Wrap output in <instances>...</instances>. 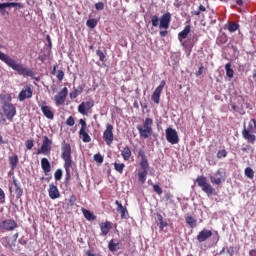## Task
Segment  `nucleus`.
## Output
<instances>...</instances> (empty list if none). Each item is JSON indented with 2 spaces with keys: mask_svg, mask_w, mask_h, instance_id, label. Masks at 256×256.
Listing matches in <instances>:
<instances>
[{
  "mask_svg": "<svg viewBox=\"0 0 256 256\" xmlns=\"http://www.w3.org/2000/svg\"><path fill=\"white\" fill-rule=\"evenodd\" d=\"M41 167L42 170L44 171L45 175L51 173V163L47 158H42L41 159Z\"/></svg>",
  "mask_w": 256,
  "mask_h": 256,
  "instance_id": "b1692460",
  "label": "nucleus"
},
{
  "mask_svg": "<svg viewBox=\"0 0 256 256\" xmlns=\"http://www.w3.org/2000/svg\"><path fill=\"white\" fill-rule=\"evenodd\" d=\"M94 105H95V102H93V100L82 102L78 106V113H80L81 115H89V111L93 109Z\"/></svg>",
  "mask_w": 256,
  "mask_h": 256,
  "instance_id": "2eb2a0df",
  "label": "nucleus"
},
{
  "mask_svg": "<svg viewBox=\"0 0 256 256\" xmlns=\"http://www.w3.org/2000/svg\"><path fill=\"white\" fill-rule=\"evenodd\" d=\"M61 151V158L64 161V169L66 171V181H69L71 179V167H73V159L71 157V144L63 142Z\"/></svg>",
  "mask_w": 256,
  "mask_h": 256,
  "instance_id": "f03ea898",
  "label": "nucleus"
},
{
  "mask_svg": "<svg viewBox=\"0 0 256 256\" xmlns=\"http://www.w3.org/2000/svg\"><path fill=\"white\" fill-rule=\"evenodd\" d=\"M95 9H96L97 11H103V9H105V3H103V2H97V3L95 4Z\"/></svg>",
  "mask_w": 256,
  "mask_h": 256,
  "instance_id": "09e8293b",
  "label": "nucleus"
},
{
  "mask_svg": "<svg viewBox=\"0 0 256 256\" xmlns=\"http://www.w3.org/2000/svg\"><path fill=\"white\" fill-rule=\"evenodd\" d=\"M115 205H117L116 211L120 213L121 219H127L129 216V211L127 210V207L123 206L119 200L115 201Z\"/></svg>",
  "mask_w": 256,
  "mask_h": 256,
  "instance_id": "aec40b11",
  "label": "nucleus"
},
{
  "mask_svg": "<svg viewBox=\"0 0 256 256\" xmlns=\"http://www.w3.org/2000/svg\"><path fill=\"white\" fill-rule=\"evenodd\" d=\"M157 221H158V227L160 231H163V229H165V227L169 225V223H167V221L163 219V215L161 214H157Z\"/></svg>",
  "mask_w": 256,
  "mask_h": 256,
  "instance_id": "bb28decb",
  "label": "nucleus"
},
{
  "mask_svg": "<svg viewBox=\"0 0 256 256\" xmlns=\"http://www.w3.org/2000/svg\"><path fill=\"white\" fill-rule=\"evenodd\" d=\"M165 85H167V82H165V80H162L159 86L155 89V91L152 94V101H154L156 105H159V103H161V93H163Z\"/></svg>",
  "mask_w": 256,
  "mask_h": 256,
  "instance_id": "f8f14e48",
  "label": "nucleus"
},
{
  "mask_svg": "<svg viewBox=\"0 0 256 256\" xmlns=\"http://www.w3.org/2000/svg\"><path fill=\"white\" fill-rule=\"evenodd\" d=\"M209 179L213 185H221L227 179V172L220 168L213 175H210Z\"/></svg>",
  "mask_w": 256,
  "mask_h": 256,
  "instance_id": "6e6552de",
  "label": "nucleus"
},
{
  "mask_svg": "<svg viewBox=\"0 0 256 256\" xmlns=\"http://www.w3.org/2000/svg\"><path fill=\"white\" fill-rule=\"evenodd\" d=\"M12 239L14 241H17V239H19V232H16L13 236H12Z\"/></svg>",
  "mask_w": 256,
  "mask_h": 256,
  "instance_id": "69168bd1",
  "label": "nucleus"
},
{
  "mask_svg": "<svg viewBox=\"0 0 256 256\" xmlns=\"http://www.w3.org/2000/svg\"><path fill=\"white\" fill-rule=\"evenodd\" d=\"M172 195H171V193H166L165 194V199H166V201H171V199H172Z\"/></svg>",
  "mask_w": 256,
  "mask_h": 256,
  "instance_id": "e2e57ef3",
  "label": "nucleus"
},
{
  "mask_svg": "<svg viewBox=\"0 0 256 256\" xmlns=\"http://www.w3.org/2000/svg\"><path fill=\"white\" fill-rule=\"evenodd\" d=\"M12 181L15 189L21 188V183H19V180L15 176L12 177Z\"/></svg>",
  "mask_w": 256,
  "mask_h": 256,
  "instance_id": "603ef678",
  "label": "nucleus"
},
{
  "mask_svg": "<svg viewBox=\"0 0 256 256\" xmlns=\"http://www.w3.org/2000/svg\"><path fill=\"white\" fill-rule=\"evenodd\" d=\"M97 23H98L97 19L91 18V19L87 20L86 25L90 29H95V27H97Z\"/></svg>",
  "mask_w": 256,
  "mask_h": 256,
  "instance_id": "4c0bfd02",
  "label": "nucleus"
},
{
  "mask_svg": "<svg viewBox=\"0 0 256 256\" xmlns=\"http://www.w3.org/2000/svg\"><path fill=\"white\" fill-rule=\"evenodd\" d=\"M2 113L10 123H13V119L15 115H17V108L13 105V103H4L2 105Z\"/></svg>",
  "mask_w": 256,
  "mask_h": 256,
  "instance_id": "0eeeda50",
  "label": "nucleus"
},
{
  "mask_svg": "<svg viewBox=\"0 0 256 256\" xmlns=\"http://www.w3.org/2000/svg\"><path fill=\"white\" fill-rule=\"evenodd\" d=\"M205 69V67L201 66L199 68V70L196 72V77H199L201 75H203V70Z\"/></svg>",
  "mask_w": 256,
  "mask_h": 256,
  "instance_id": "bf43d9fd",
  "label": "nucleus"
},
{
  "mask_svg": "<svg viewBox=\"0 0 256 256\" xmlns=\"http://www.w3.org/2000/svg\"><path fill=\"white\" fill-rule=\"evenodd\" d=\"M17 227H19V224H17V221H15L13 218H9L0 222V231L2 233L15 231Z\"/></svg>",
  "mask_w": 256,
  "mask_h": 256,
  "instance_id": "1a4fd4ad",
  "label": "nucleus"
},
{
  "mask_svg": "<svg viewBox=\"0 0 256 256\" xmlns=\"http://www.w3.org/2000/svg\"><path fill=\"white\" fill-rule=\"evenodd\" d=\"M19 164V156L17 154L9 157V165L11 169H16Z\"/></svg>",
  "mask_w": 256,
  "mask_h": 256,
  "instance_id": "c85d7f7f",
  "label": "nucleus"
},
{
  "mask_svg": "<svg viewBox=\"0 0 256 256\" xmlns=\"http://www.w3.org/2000/svg\"><path fill=\"white\" fill-rule=\"evenodd\" d=\"M35 146L33 140H27L26 141V149L31 150Z\"/></svg>",
  "mask_w": 256,
  "mask_h": 256,
  "instance_id": "5fc2aeb1",
  "label": "nucleus"
},
{
  "mask_svg": "<svg viewBox=\"0 0 256 256\" xmlns=\"http://www.w3.org/2000/svg\"><path fill=\"white\" fill-rule=\"evenodd\" d=\"M152 27H159V29H169L171 25V14L169 12L164 13L161 18L159 16H151Z\"/></svg>",
  "mask_w": 256,
  "mask_h": 256,
  "instance_id": "20e7f679",
  "label": "nucleus"
},
{
  "mask_svg": "<svg viewBox=\"0 0 256 256\" xmlns=\"http://www.w3.org/2000/svg\"><path fill=\"white\" fill-rule=\"evenodd\" d=\"M75 201H77V198L75 197V195H71L69 200H68V205L70 207H73V205H75Z\"/></svg>",
  "mask_w": 256,
  "mask_h": 256,
  "instance_id": "8fccbe9b",
  "label": "nucleus"
},
{
  "mask_svg": "<svg viewBox=\"0 0 256 256\" xmlns=\"http://www.w3.org/2000/svg\"><path fill=\"white\" fill-rule=\"evenodd\" d=\"M111 229H113V223L106 221L100 224V230L102 235L107 236L109 235V231H111Z\"/></svg>",
  "mask_w": 256,
  "mask_h": 256,
  "instance_id": "4be33fe9",
  "label": "nucleus"
},
{
  "mask_svg": "<svg viewBox=\"0 0 256 256\" xmlns=\"http://www.w3.org/2000/svg\"><path fill=\"white\" fill-rule=\"evenodd\" d=\"M79 124L81 125L80 131H87V122L84 119H80Z\"/></svg>",
  "mask_w": 256,
  "mask_h": 256,
  "instance_id": "49530a36",
  "label": "nucleus"
},
{
  "mask_svg": "<svg viewBox=\"0 0 256 256\" xmlns=\"http://www.w3.org/2000/svg\"><path fill=\"white\" fill-rule=\"evenodd\" d=\"M228 153L227 150L223 149V150H219L217 152V159H223L225 157H227Z\"/></svg>",
  "mask_w": 256,
  "mask_h": 256,
  "instance_id": "a19ab883",
  "label": "nucleus"
},
{
  "mask_svg": "<svg viewBox=\"0 0 256 256\" xmlns=\"http://www.w3.org/2000/svg\"><path fill=\"white\" fill-rule=\"evenodd\" d=\"M108 249L112 253H115V251H119V242L115 243V240H110L108 243Z\"/></svg>",
  "mask_w": 256,
  "mask_h": 256,
  "instance_id": "2f4dec72",
  "label": "nucleus"
},
{
  "mask_svg": "<svg viewBox=\"0 0 256 256\" xmlns=\"http://www.w3.org/2000/svg\"><path fill=\"white\" fill-rule=\"evenodd\" d=\"M96 55H97V57H99L100 61H102V62L105 61V54L103 53V51L97 50Z\"/></svg>",
  "mask_w": 256,
  "mask_h": 256,
  "instance_id": "3c124183",
  "label": "nucleus"
},
{
  "mask_svg": "<svg viewBox=\"0 0 256 256\" xmlns=\"http://www.w3.org/2000/svg\"><path fill=\"white\" fill-rule=\"evenodd\" d=\"M0 61L5 63L8 67L17 71L18 75H23L24 77H33V70L23 67V64L17 63L13 58H10L9 55L0 51Z\"/></svg>",
  "mask_w": 256,
  "mask_h": 256,
  "instance_id": "f257e3e1",
  "label": "nucleus"
},
{
  "mask_svg": "<svg viewBox=\"0 0 256 256\" xmlns=\"http://www.w3.org/2000/svg\"><path fill=\"white\" fill-rule=\"evenodd\" d=\"M166 140L168 143H171V145H177V143H179V135L177 134V130L173 128H167Z\"/></svg>",
  "mask_w": 256,
  "mask_h": 256,
  "instance_id": "ddd939ff",
  "label": "nucleus"
},
{
  "mask_svg": "<svg viewBox=\"0 0 256 256\" xmlns=\"http://www.w3.org/2000/svg\"><path fill=\"white\" fill-rule=\"evenodd\" d=\"M114 169L115 171H117V173L123 174V171L125 169V163L114 162Z\"/></svg>",
  "mask_w": 256,
  "mask_h": 256,
  "instance_id": "c9c22d12",
  "label": "nucleus"
},
{
  "mask_svg": "<svg viewBox=\"0 0 256 256\" xmlns=\"http://www.w3.org/2000/svg\"><path fill=\"white\" fill-rule=\"evenodd\" d=\"M225 71H226L227 77H229V79H233V75L235 71H233V69L231 68V63H227L225 65Z\"/></svg>",
  "mask_w": 256,
  "mask_h": 256,
  "instance_id": "72a5a7b5",
  "label": "nucleus"
},
{
  "mask_svg": "<svg viewBox=\"0 0 256 256\" xmlns=\"http://www.w3.org/2000/svg\"><path fill=\"white\" fill-rule=\"evenodd\" d=\"M82 213L87 221H95V219H97V216L85 208H82Z\"/></svg>",
  "mask_w": 256,
  "mask_h": 256,
  "instance_id": "cd10ccee",
  "label": "nucleus"
},
{
  "mask_svg": "<svg viewBox=\"0 0 256 256\" xmlns=\"http://www.w3.org/2000/svg\"><path fill=\"white\" fill-rule=\"evenodd\" d=\"M7 7H19V9H23V4L19 2H4L0 3V13L1 15H6L7 14Z\"/></svg>",
  "mask_w": 256,
  "mask_h": 256,
  "instance_id": "f3484780",
  "label": "nucleus"
},
{
  "mask_svg": "<svg viewBox=\"0 0 256 256\" xmlns=\"http://www.w3.org/2000/svg\"><path fill=\"white\" fill-rule=\"evenodd\" d=\"M56 77L58 81H63V79H65V72H63V70H57Z\"/></svg>",
  "mask_w": 256,
  "mask_h": 256,
  "instance_id": "c03bdc74",
  "label": "nucleus"
},
{
  "mask_svg": "<svg viewBox=\"0 0 256 256\" xmlns=\"http://www.w3.org/2000/svg\"><path fill=\"white\" fill-rule=\"evenodd\" d=\"M168 33L169 32L167 30H162L159 32V35H160V37H167Z\"/></svg>",
  "mask_w": 256,
  "mask_h": 256,
  "instance_id": "052dcab7",
  "label": "nucleus"
},
{
  "mask_svg": "<svg viewBox=\"0 0 256 256\" xmlns=\"http://www.w3.org/2000/svg\"><path fill=\"white\" fill-rule=\"evenodd\" d=\"M198 10H199L200 13H201V12L207 11V8H205V6H203V5H200L199 8H198Z\"/></svg>",
  "mask_w": 256,
  "mask_h": 256,
  "instance_id": "0e129e2a",
  "label": "nucleus"
},
{
  "mask_svg": "<svg viewBox=\"0 0 256 256\" xmlns=\"http://www.w3.org/2000/svg\"><path fill=\"white\" fill-rule=\"evenodd\" d=\"M211 237H213V232L211 230L204 229L197 235V241L199 243H204V241L211 239Z\"/></svg>",
  "mask_w": 256,
  "mask_h": 256,
  "instance_id": "a211bd4d",
  "label": "nucleus"
},
{
  "mask_svg": "<svg viewBox=\"0 0 256 256\" xmlns=\"http://www.w3.org/2000/svg\"><path fill=\"white\" fill-rule=\"evenodd\" d=\"M249 255L250 256H256V250L255 249L250 250Z\"/></svg>",
  "mask_w": 256,
  "mask_h": 256,
  "instance_id": "338daca9",
  "label": "nucleus"
},
{
  "mask_svg": "<svg viewBox=\"0 0 256 256\" xmlns=\"http://www.w3.org/2000/svg\"><path fill=\"white\" fill-rule=\"evenodd\" d=\"M195 183L198 185V187L201 188V190L206 193V195H217V192L215 191V188L207 181V177L205 176H198L195 180Z\"/></svg>",
  "mask_w": 256,
  "mask_h": 256,
  "instance_id": "423d86ee",
  "label": "nucleus"
},
{
  "mask_svg": "<svg viewBox=\"0 0 256 256\" xmlns=\"http://www.w3.org/2000/svg\"><path fill=\"white\" fill-rule=\"evenodd\" d=\"M0 101L4 103H11L13 101V97H11V94H2L0 95Z\"/></svg>",
  "mask_w": 256,
  "mask_h": 256,
  "instance_id": "f704fd0d",
  "label": "nucleus"
},
{
  "mask_svg": "<svg viewBox=\"0 0 256 256\" xmlns=\"http://www.w3.org/2000/svg\"><path fill=\"white\" fill-rule=\"evenodd\" d=\"M245 175L246 177H248L249 179H253L255 177V172L253 171V169L251 167H247L245 169Z\"/></svg>",
  "mask_w": 256,
  "mask_h": 256,
  "instance_id": "58836bf2",
  "label": "nucleus"
},
{
  "mask_svg": "<svg viewBox=\"0 0 256 256\" xmlns=\"http://www.w3.org/2000/svg\"><path fill=\"white\" fill-rule=\"evenodd\" d=\"M227 253H228L230 256L235 255V248H233L232 246H230V247L227 249Z\"/></svg>",
  "mask_w": 256,
  "mask_h": 256,
  "instance_id": "4d7b16f0",
  "label": "nucleus"
},
{
  "mask_svg": "<svg viewBox=\"0 0 256 256\" xmlns=\"http://www.w3.org/2000/svg\"><path fill=\"white\" fill-rule=\"evenodd\" d=\"M67 95H69V89L67 87H64L58 95L54 97V101L57 107L64 105L65 99H67Z\"/></svg>",
  "mask_w": 256,
  "mask_h": 256,
  "instance_id": "4468645a",
  "label": "nucleus"
},
{
  "mask_svg": "<svg viewBox=\"0 0 256 256\" xmlns=\"http://www.w3.org/2000/svg\"><path fill=\"white\" fill-rule=\"evenodd\" d=\"M217 43L218 45H225V43H227V36H220L217 39Z\"/></svg>",
  "mask_w": 256,
  "mask_h": 256,
  "instance_id": "de8ad7c7",
  "label": "nucleus"
},
{
  "mask_svg": "<svg viewBox=\"0 0 256 256\" xmlns=\"http://www.w3.org/2000/svg\"><path fill=\"white\" fill-rule=\"evenodd\" d=\"M79 135L82 137L83 143H91V136H89L87 130H79Z\"/></svg>",
  "mask_w": 256,
  "mask_h": 256,
  "instance_id": "7c9ffc66",
  "label": "nucleus"
},
{
  "mask_svg": "<svg viewBox=\"0 0 256 256\" xmlns=\"http://www.w3.org/2000/svg\"><path fill=\"white\" fill-rule=\"evenodd\" d=\"M154 192L157 193V195H163V189L158 184L152 185Z\"/></svg>",
  "mask_w": 256,
  "mask_h": 256,
  "instance_id": "79ce46f5",
  "label": "nucleus"
},
{
  "mask_svg": "<svg viewBox=\"0 0 256 256\" xmlns=\"http://www.w3.org/2000/svg\"><path fill=\"white\" fill-rule=\"evenodd\" d=\"M189 33H191V25H186L184 29L178 33V40L184 49H193V47H195V42L191 38L187 39Z\"/></svg>",
  "mask_w": 256,
  "mask_h": 256,
  "instance_id": "39448f33",
  "label": "nucleus"
},
{
  "mask_svg": "<svg viewBox=\"0 0 256 256\" xmlns=\"http://www.w3.org/2000/svg\"><path fill=\"white\" fill-rule=\"evenodd\" d=\"M94 161H96V163H103V156L101 154H95Z\"/></svg>",
  "mask_w": 256,
  "mask_h": 256,
  "instance_id": "864d4df0",
  "label": "nucleus"
},
{
  "mask_svg": "<svg viewBox=\"0 0 256 256\" xmlns=\"http://www.w3.org/2000/svg\"><path fill=\"white\" fill-rule=\"evenodd\" d=\"M33 97V89L29 86H25L18 94L19 101H25V99H31Z\"/></svg>",
  "mask_w": 256,
  "mask_h": 256,
  "instance_id": "dca6fc26",
  "label": "nucleus"
},
{
  "mask_svg": "<svg viewBox=\"0 0 256 256\" xmlns=\"http://www.w3.org/2000/svg\"><path fill=\"white\" fill-rule=\"evenodd\" d=\"M48 194L50 199H59L61 197V192H59V188L55 186V184H50L48 189Z\"/></svg>",
  "mask_w": 256,
  "mask_h": 256,
  "instance_id": "412c9836",
  "label": "nucleus"
},
{
  "mask_svg": "<svg viewBox=\"0 0 256 256\" xmlns=\"http://www.w3.org/2000/svg\"><path fill=\"white\" fill-rule=\"evenodd\" d=\"M66 125H68V127H73V125H75V118L69 116L66 120Z\"/></svg>",
  "mask_w": 256,
  "mask_h": 256,
  "instance_id": "a18cd8bd",
  "label": "nucleus"
},
{
  "mask_svg": "<svg viewBox=\"0 0 256 256\" xmlns=\"http://www.w3.org/2000/svg\"><path fill=\"white\" fill-rule=\"evenodd\" d=\"M131 148L129 146H125L122 150H121V156L125 161H129V159H131Z\"/></svg>",
  "mask_w": 256,
  "mask_h": 256,
  "instance_id": "a878e982",
  "label": "nucleus"
},
{
  "mask_svg": "<svg viewBox=\"0 0 256 256\" xmlns=\"http://www.w3.org/2000/svg\"><path fill=\"white\" fill-rule=\"evenodd\" d=\"M3 199H5V191L0 188V201H3Z\"/></svg>",
  "mask_w": 256,
  "mask_h": 256,
  "instance_id": "680f3d73",
  "label": "nucleus"
},
{
  "mask_svg": "<svg viewBox=\"0 0 256 256\" xmlns=\"http://www.w3.org/2000/svg\"><path fill=\"white\" fill-rule=\"evenodd\" d=\"M252 147L251 145H246L245 147H242L243 153H247L248 151H251Z\"/></svg>",
  "mask_w": 256,
  "mask_h": 256,
  "instance_id": "13d9d810",
  "label": "nucleus"
},
{
  "mask_svg": "<svg viewBox=\"0 0 256 256\" xmlns=\"http://www.w3.org/2000/svg\"><path fill=\"white\" fill-rule=\"evenodd\" d=\"M3 123H7V118H5L3 112L0 111V125Z\"/></svg>",
  "mask_w": 256,
  "mask_h": 256,
  "instance_id": "6e6d98bb",
  "label": "nucleus"
},
{
  "mask_svg": "<svg viewBox=\"0 0 256 256\" xmlns=\"http://www.w3.org/2000/svg\"><path fill=\"white\" fill-rule=\"evenodd\" d=\"M53 145V140L49 139L47 136H43V143L41 147L37 150L36 155H51V146Z\"/></svg>",
  "mask_w": 256,
  "mask_h": 256,
  "instance_id": "9d476101",
  "label": "nucleus"
},
{
  "mask_svg": "<svg viewBox=\"0 0 256 256\" xmlns=\"http://www.w3.org/2000/svg\"><path fill=\"white\" fill-rule=\"evenodd\" d=\"M14 192L17 199H21V197H23V188H14Z\"/></svg>",
  "mask_w": 256,
  "mask_h": 256,
  "instance_id": "37998d69",
  "label": "nucleus"
},
{
  "mask_svg": "<svg viewBox=\"0 0 256 256\" xmlns=\"http://www.w3.org/2000/svg\"><path fill=\"white\" fill-rule=\"evenodd\" d=\"M52 75H57V66H53Z\"/></svg>",
  "mask_w": 256,
  "mask_h": 256,
  "instance_id": "774afa93",
  "label": "nucleus"
},
{
  "mask_svg": "<svg viewBox=\"0 0 256 256\" xmlns=\"http://www.w3.org/2000/svg\"><path fill=\"white\" fill-rule=\"evenodd\" d=\"M142 172L138 173V181L140 183H145L147 181V175L149 173V166H146L145 168H141Z\"/></svg>",
  "mask_w": 256,
  "mask_h": 256,
  "instance_id": "393cba45",
  "label": "nucleus"
},
{
  "mask_svg": "<svg viewBox=\"0 0 256 256\" xmlns=\"http://www.w3.org/2000/svg\"><path fill=\"white\" fill-rule=\"evenodd\" d=\"M113 125L112 124H107L106 129L103 132V139L106 143V145H113V140L115 139V136L113 134Z\"/></svg>",
  "mask_w": 256,
  "mask_h": 256,
  "instance_id": "9b49d317",
  "label": "nucleus"
},
{
  "mask_svg": "<svg viewBox=\"0 0 256 256\" xmlns=\"http://www.w3.org/2000/svg\"><path fill=\"white\" fill-rule=\"evenodd\" d=\"M138 157L141 158V161H140L141 169H146V167H149V160L147 159V155H145V151L139 150Z\"/></svg>",
  "mask_w": 256,
  "mask_h": 256,
  "instance_id": "5701e85b",
  "label": "nucleus"
},
{
  "mask_svg": "<svg viewBox=\"0 0 256 256\" xmlns=\"http://www.w3.org/2000/svg\"><path fill=\"white\" fill-rule=\"evenodd\" d=\"M186 223L192 228L195 229L197 227V220L193 218V216L186 217Z\"/></svg>",
  "mask_w": 256,
  "mask_h": 256,
  "instance_id": "473e14b6",
  "label": "nucleus"
},
{
  "mask_svg": "<svg viewBox=\"0 0 256 256\" xmlns=\"http://www.w3.org/2000/svg\"><path fill=\"white\" fill-rule=\"evenodd\" d=\"M237 29H239V24H237L235 22L228 23V31L230 33H235V31H237Z\"/></svg>",
  "mask_w": 256,
  "mask_h": 256,
  "instance_id": "e433bc0d",
  "label": "nucleus"
},
{
  "mask_svg": "<svg viewBox=\"0 0 256 256\" xmlns=\"http://www.w3.org/2000/svg\"><path fill=\"white\" fill-rule=\"evenodd\" d=\"M62 177H63V170L57 169V170L55 171V173H54V179H55V181H61Z\"/></svg>",
  "mask_w": 256,
  "mask_h": 256,
  "instance_id": "ea45409f",
  "label": "nucleus"
},
{
  "mask_svg": "<svg viewBox=\"0 0 256 256\" xmlns=\"http://www.w3.org/2000/svg\"><path fill=\"white\" fill-rule=\"evenodd\" d=\"M82 93H83V86H78L72 92H70V98L77 99V97H79V95H81Z\"/></svg>",
  "mask_w": 256,
  "mask_h": 256,
  "instance_id": "c756f323",
  "label": "nucleus"
},
{
  "mask_svg": "<svg viewBox=\"0 0 256 256\" xmlns=\"http://www.w3.org/2000/svg\"><path fill=\"white\" fill-rule=\"evenodd\" d=\"M141 139H149L153 135V119L145 118L143 124L136 126Z\"/></svg>",
  "mask_w": 256,
  "mask_h": 256,
  "instance_id": "7ed1b4c3",
  "label": "nucleus"
},
{
  "mask_svg": "<svg viewBox=\"0 0 256 256\" xmlns=\"http://www.w3.org/2000/svg\"><path fill=\"white\" fill-rule=\"evenodd\" d=\"M40 108L44 117H46V119H50V120L55 119V114L53 113L51 106H47L46 104H41Z\"/></svg>",
  "mask_w": 256,
  "mask_h": 256,
  "instance_id": "6ab92c4d",
  "label": "nucleus"
}]
</instances>
